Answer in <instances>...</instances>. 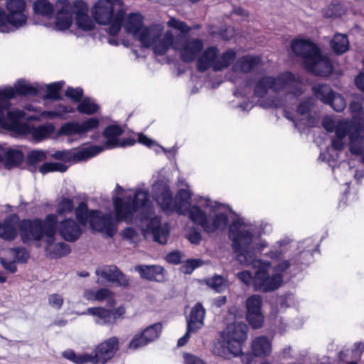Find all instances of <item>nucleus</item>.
<instances>
[{
	"instance_id": "7c9ffc66",
	"label": "nucleus",
	"mask_w": 364,
	"mask_h": 364,
	"mask_svg": "<svg viewBox=\"0 0 364 364\" xmlns=\"http://www.w3.org/2000/svg\"><path fill=\"white\" fill-rule=\"evenodd\" d=\"M123 130L118 125H109L105 128L103 134L107 141L104 145H100L105 149H111L119 147V136L122 134Z\"/></svg>"
},
{
	"instance_id": "4c0bfd02",
	"label": "nucleus",
	"mask_w": 364,
	"mask_h": 364,
	"mask_svg": "<svg viewBox=\"0 0 364 364\" xmlns=\"http://www.w3.org/2000/svg\"><path fill=\"white\" fill-rule=\"evenodd\" d=\"M13 219H18V216L16 215H10L4 221L3 232L0 235V237L4 240H13L18 235L16 228L12 224Z\"/></svg>"
},
{
	"instance_id": "4d7b16f0",
	"label": "nucleus",
	"mask_w": 364,
	"mask_h": 364,
	"mask_svg": "<svg viewBox=\"0 0 364 364\" xmlns=\"http://www.w3.org/2000/svg\"><path fill=\"white\" fill-rule=\"evenodd\" d=\"M124 240L131 243L136 244L140 241V234L133 228H127L122 231Z\"/></svg>"
},
{
	"instance_id": "412c9836",
	"label": "nucleus",
	"mask_w": 364,
	"mask_h": 364,
	"mask_svg": "<svg viewBox=\"0 0 364 364\" xmlns=\"http://www.w3.org/2000/svg\"><path fill=\"white\" fill-rule=\"evenodd\" d=\"M305 66L309 72L320 76H328L333 70L330 59L322 55L320 50L305 64Z\"/></svg>"
},
{
	"instance_id": "cd10ccee",
	"label": "nucleus",
	"mask_w": 364,
	"mask_h": 364,
	"mask_svg": "<svg viewBox=\"0 0 364 364\" xmlns=\"http://www.w3.org/2000/svg\"><path fill=\"white\" fill-rule=\"evenodd\" d=\"M205 309L200 303H197L191 309L189 318L187 320L188 331H197L204 325Z\"/></svg>"
},
{
	"instance_id": "c9c22d12",
	"label": "nucleus",
	"mask_w": 364,
	"mask_h": 364,
	"mask_svg": "<svg viewBox=\"0 0 364 364\" xmlns=\"http://www.w3.org/2000/svg\"><path fill=\"white\" fill-rule=\"evenodd\" d=\"M273 77L265 75L259 78L255 84L254 95L257 97H263L267 92L271 90L273 91Z\"/></svg>"
},
{
	"instance_id": "c756f323",
	"label": "nucleus",
	"mask_w": 364,
	"mask_h": 364,
	"mask_svg": "<svg viewBox=\"0 0 364 364\" xmlns=\"http://www.w3.org/2000/svg\"><path fill=\"white\" fill-rule=\"evenodd\" d=\"M349 151L353 155L364 154V130L355 129L348 134Z\"/></svg>"
},
{
	"instance_id": "a18cd8bd",
	"label": "nucleus",
	"mask_w": 364,
	"mask_h": 364,
	"mask_svg": "<svg viewBox=\"0 0 364 364\" xmlns=\"http://www.w3.org/2000/svg\"><path fill=\"white\" fill-rule=\"evenodd\" d=\"M239 222L241 225H244L246 228H251L252 235V242L249 246V250H252L253 252H255V249H257L258 251H262L266 247H267V241L259 239L258 242H256V240L254 238V234H255V228L252 225H245L241 220L236 219L230 224V226H231L234 223ZM230 227H229L230 228ZM255 255V253H254Z\"/></svg>"
},
{
	"instance_id": "423d86ee",
	"label": "nucleus",
	"mask_w": 364,
	"mask_h": 364,
	"mask_svg": "<svg viewBox=\"0 0 364 364\" xmlns=\"http://www.w3.org/2000/svg\"><path fill=\"white\" fill-rule=\"evenodd\" d=\"M58 217L55 214H48L44 220H23L19 225L20 236L23 243L31 240L40 242L43 236L44 242L48 246L55 240Z\"/></svg>"
},
{
	"instance_id": "0eeeda50",
	"label": "nucleus",
	"mask_w": 364,
	"mask_h": 364,
	"mask_svg": "<svg viewBox=\"0 0 364 364\" xmlns=\"http://www.w3.org/2000/svg\"><path fill=\"white\" fill-rule=\"evenodd\" d=\"M36 119L34 116L26 117L24 111L15 109L6 112V118L2 128L10 130L18 134H31L33 139L40 141L51 135L55 130L52 124H46L35 127L28 123L23 122V119Z\"/></svg>"
},
{
	"instance_id": "a19ab883",
	"label": "nucleus",
	"mask_w": 364,
	"mask_h": 364,
	"mask_svg": "<svg viewBox=\"0 0 364 364\" xmlns=\"http://www.w3.org/2000/svg\"><path fill=\"white\" fill-rule=\"evenodd\" d=\"M99 109L100 106L95 102V100L84 97L75 109L81 114L91 115L97 112Z\"/></svg>"
},
{
	"instance_id": "0e129e2a",
	"label": "nucleus",
	"mask_w": 364,
	"mask_h": 364,
	"mask_svg": "<svg viewBox=\"0 0 364 364\" xmlns=\"http://www.w3.org/2000/svg\"><path fill=\"white\" fill-rule=\"evenodd\" d=\"M148 343L145 341L142 333L135 335L131 340L129 344V348L132 350H136L140 347L147 345Z\"/></svg>"
},
{
	"instance_id": "864d4df0",
	"label": "nucleus",
	"mask_w": 364,
	"mask_h": 364,
	"mask_svg": "<svg viewBox=\"0 0 364 364\" xmlns=\"http://www.w3.org/2000/svg\"><path fill=\"white\" fill-rule=\"evenodd\" d=\"M95 298V301H97L102 302L107 301L110 306H113L114 304L112 293L108 289L101 288L96 290Z\"/></svg>"
},
{
	"instance_id": "49530a36",
	"label": "nucleus",
	"mask_w": 364,
	"mask_h": 364,
	"mask_svg": "<svg viewBox=\"0 0 364 364\" xmlns=\"http://www.w3.org/2000/svg\"><path fill=\"white\" fill-rule=\"evenodd\" d=\"M162 330V326L159 323H154L147 327L141 333L145 341L149 343L157 338Z\"/></svg>"
},
{
	"instance_id": "393cba45",
	"label": "nucleus",
	"mask_w": 364,
	"mask_h": 364,
	"mask_svg": "<svg viewBox=\"0 0 364 364\" xmlns=\"http://www.w3.org/2000/svg\"><path fill=\"white\" fill-rule=\"evenodd\" d=\"M261 63V59L257 56L244 55L239 58L232 67L235 73H247L255 70Z\"/></svg>"
},
{
	"instance_id": "f257e3e1",
	"label": "nucleus",
	"mask_w": 364,
	"mask_h": 364,
	"mask_svg": "<svg viewBox=\"0 0 364 364\" xmlns=\"http://www.w3.org/2000/svg\"><path fill=\"white\" fill-rule=\"evenodd\" d=\"M251 228L234 223L230 228L229 238L232 241L236 259L241 264L252 266L256 269L253 278V288L260 292H270L282 284L284 277H295L309 265L314 254L318 252L319 244L312 237H308L296 243L285 237L277 241L264 255L272 260L278 261L270 276L269 269L271 262L257 259L249 246L252 242Z\"/></svg>"
},
{
	"instance_id": "c03bdc74",
	"label": "nucleus",
	"mask_w": 364,
	"mask_h": 364,
	"mask_svg": "<svg viewBox=\"0 0 364 364\" xmlns=\"http://www.w3.org/2000/svg\"><path fill=\"white\" fill-rule=\"evenodd\" d=\"M63 356L75 364L90 363V354H76L73 350H67L63 353Z\"/></svg>"
},
{
	"instance_id": "bb28decb",
	"label": "nucleus",
	"mask_w": 364,
	"mask_h": 364,
	"mask_svg": "<svg viewBox=\"0 0 364 364\" xmlns=\"http://www.w3.org/2000/svg\"><path fill=\"white\" fill-rule=\"evenodd\" d=\"M82 314H90L95 317V322L100 326H111L114 323V317L112 310L102 307H90Z\"/></svg>"
},
{
	"instance_id": "69168bd1",
	"label": "nucleus",
	"mask_w": 364,
	"mask_h": 364,
	"mask_svg": "<svg viewBox=\"0 0 364 364\" xmlns=\"http://www.w3.org/2000/svg\"><path fill=\"white\" fill-rule=\"evenodd\" d=\"M188 241L194 245L200 244L202 240V235L199 230L196 228L191 229L186 236Z\"/></svg>"
},
{
	"instance_id": "338daca9",
	"label": "nucleus",
	"mask_w": 364,
	"mask_h": 364,
	"mask_svg": "<svg viewBox=\"0 0 364 364\" xmlns=\"http://www.w3.org/2000/svg\"><path fill=\"white\" fill-rule=\"evenodd\" d=\"M237 277L244 284L249 285L251 283L253 284L254 276L250 271L245 270L240 272L237 274Z\"/></svg>"
},
{
	"instance_id": "e2e57ef3",
	"label": "nucleus",
	"mask_w": 364,
	"mask_h": 364,
	"mask_svg": "<svg viewBox=\"0 0 364 364\" xmlns=\"http://www.w3.org/2000/svg\"><path fill=\"white\" fill-rule=\"evenodd\" d=\"M48 301L52 308L59 310L63 304L64 299L59 294H52L48 296Z\"/></svg>"
},
{
	"instance_id": "6ab92c4d",
	"label": "nucleus",
	"mask_w": 364,
	"mask_h": 364,
	"mask_svg": "<svg viewBox=\"0 0 364 364\" xmlns=\"http://www.w3.org/2000/svg\"><path fill=\"white\" fill-rule=\"evenodd\" d=\"M56 7L55 29L59 31L68 30L73 22L74 2L70 4L67 0L58 1Z\"/></svg>"
},
{
	"instance_id": "37998d69",
	"label": "nucleus",
	"mask_w": 364,
	"mask_h": 364,
	"mask_svg": "<svg viewBox=\"0 0 364 364\" xmlns=\"http://www.w3.org/2000/svg\"><path fill=\"white\" fill-rule=\"evenodd\" d=\"M75 214L78 223L85 226L90 221V210L86 203L80 202L75 210Z\"/></svg>"
},
{
	"instance_id": "7ed1b4c3",
	"label": "nucleus",
	"mask_w": 364,
	"mask_h": 364,
	"mask_svg": "<svg viewBox=\"0 0 364 364\" xmlns=\"http://www.w3.org/2000/svg\"><path fill=\"white\" fill-rule=\"evenodd\" d=\"M115 215L118 220L127 223L133 222L134 218L140 222L149 220L147 230L151 233L154 242L161 245L167 242L170 233L169 225L161 224L158 217L152 218L154 208L149 200V192L146 189H138L134 196L126 193L123 198H112Z\"/></svg>"
},
{
	"instance_id": "473e14b6",
	"label": "nucleus",
	"mask_w": 364,
	"mask_h": 364,
	"mask_svg": "<svg viewBox=\"0 0 364 364\" xmlns=\"http://www.w3.org/2000/svg\"><path fill=\"white\" fill-rule=\"evenodd\" d=\"M76 109L71 105H65L58 103L55 105L53 110L43 111L41 112V117L46 119H67L70 114L75 112Z\"/></svg>"
},
{
	"instance_id": "2f4dec72",
	"label": "nucleus",
	"mask_w": 364,
	"mask_h": 364,
	"mask_svg": "<svg viewBox=\"0 0 364 364\" xmlns=\"http://www.w3.org/2000/svg\"><path fill=\"white\" fill-rule=\"evenodd\" d=\"M252 351L256 357H266L272 352V342L264 336L255 338L252 343Z\"/></svg>"
},
{
	"instance_id": "5fc2aeb1",
	"label": "nucleus",
	"mask_w": 364,
	"mask_h": 364,
	"mask_svg": "<svg viewBox=\"0 0 364 364\" xmlns=\"http://www.w3.org/2000/svg\"><path fill=\"white\" fill-rule=\"evenodd\" d=\"M46 159V152L41 150L31 151L27 155V162L30 165H36Z\"/></svg>"
},
{
	"instance_id": "a878e982",
	"label": "nucleus",
	"mask_w": 364,
	"mask_h": 364,
	"mask_svg": "<svg viewBox=\"0 0 364 364\" xmlns=\"http://www.w3.org/2000/svg\"><path fill=\"white\" fill-rule=\"evenodd\" d=\"M141 278L150 281L161 282L164 279V269L159 265H138L135 267Z\"/></svg>"
},
{
	"instance_id": "72a5a7b5",
	"label": "nucleus",
	"mask_w": 364,
	"mask_h": 364,
	"mask_svg": "<svg viewBox=\"0 0 364 364\" xmlns=\"http://www.w3.org/2000/svg\"><path fill=\"white\" fill-rule=\"evenodd\" d=\"M348 132V124L346 122H340L336 128L335 136L331 141L332 149L334 151H341L345 147V139Z\"/></svg>"
},
{
	"instance_id": "f704fd0d",
	"label": "nucleus",
	"mask_w": 364,
	"mask_h": 364,
	"mask_svg": "<svg viewBox=\"0 0 364 364\" xmlns=\"http://www.w3.org/2000/svg\"><path fill=\"white\" fill-rule=\"evenodd\" d=\"M35 14L50 19L53 16L54 6L48 0H36L33 5Z\"/></svg>"
},
{
	"instance_id": "ea45409f",
	"label": "nucleus",
	"mask_w": 364,
	"mask_h": 364,
	"mask_svg": "<svg viewBox=\"0 0 364 364\" xmlns=\"http://www.w3.org/2000/svg\"><path fill=\"white\" fill-rule=\"evenodd\" d=\"M313 92L317 99L324 104L329 102V99L335 92L331 87L326 84H317L312 87Z\"/></svg>"
},
{
	"instance_id": "9d476101",
	"label": "nucleus",
	"mask_w": 364,
	"mask_h": 364,
	"mask_svg": "<svg viewBox=\"0 0 364 364\" xmlns=\"http://www.w3.org/2000/svg\"><path fill=\"white\" fill-rule=\"evenodd\" d=\"M26 4L24 0H8L6 9L0 7V33H11L23 27L27 23Z\"/></svg>"
},
{
	"instance_id": "5701e85b",
	"label": "nucleus",
	"mask_w": 364,
	"mask_h": 364,
	"mask_svg": "<svg viewBox=\"0 0 364 364\" xmlns=\"http://www.w3.org/2000/svg\"><path fill=\"white\" fill-rule=\"evenodd\" d=\"M60 236L68 242H75L82 235L80 225L72 218H66L56 224Z\"/></svg>"
},
{
	"instance_id": "79ce46f5",
	"label": "nucleus",
	"mask_w": 364,
	"mask_h": 364,
	"mask_svg": "<svg viewBox=\"0 0 364 364\" xmlns=\"http://www.w3.org/2000/svg\"><path fill=\"white\" fill-rule=\"evenodd\" d=\"M23 159L22 152L17 149H9L5 154V166L11 169L13 167L18 166Z\"/></svg>"
},
{
	"instance_id": "f3484780",
	"label": "nucleus",
	"mask_w": 364,
	"mask_h": 364,
	"mask_svg": "<svg viewBox=\"0 0 364 364\" xmlns=\"http://www.w3.org/2000/svg\"><path fill=\"white\" fill-rule=\"evenodd\" d=\"M119 349V339L112 336L100 343L95 350V354L91 355L90 363L93 364H105L112 358Z\"/></svg>"
},
{
	"instance_id": "4468645a",
	"label": "nucleus",
	"mask_w": 364,
	"mask_h": 364,
	"mask_svg": "<svg viewBox=\"0 0 364 364\" xmlns=\"http://www.w3.org/2000/svg\"><path fill=\"white\" fill-rule=\"evenodd\" d=\"M100 121L97 118L90 117L81 122H68L61 125L57 132L58 136H65L69 138L82 136L99 127Z\"/></svg>"
},
{
	"instance_id": "b1692460",
	"label": "nucleus",
	"mask_w": 364,
	"mask_h": 364,
	"mask_svg": "<svg viewBox=\"0 0 364 364\" xmlns=\"http://www.w3.org/2000/svg\"><path fill=\"white\" fill-rule=\"evenodd\" d=\"M293 53L304 59L306 64L319 50L318 46L309 40H294L291 44Z\"/></svg>"
},
{
	"instance_id": "09e8293b",
	"label": "nucleus",
	"mask_w": 364,
	"mask_h": 364,
	"mask_svg": "<svg viewBox=\"0 0 364 364\" xmlns=\"http://www.w3.org/2000/svg\"><path fill=\"white\" fill-rule=\"evenodd\" d=\"M206 284L215 291L220 293L226 288L225 279L219 275H215L207 279Z\"/></svg>"
},
{
	"instance_id": "e433bc0d",
	"label": "nucleus",
	"mask_w": 364,
	"mask_h": 364,
	"mask_svg": "<svg viewBox=\"0 0 364 364\" xmlns=\"http://www.w3.org/2000/svg\"><path fill=\"white\" fill-rule=\"evenodd\" d=\"M45 250L50 257L57 258L68 255L70 252V248L68 244L63 242L55 244L54 241L53 243L49 246L46 244Z\"/></svg>"
},
{
	"instance_id": "ddd939ff",
	"label": "nucleus",
	"mask_w": 364,
	"mask_h": 364,
	"mask_svg": "<svg viewBox=\"0 0 364 364\" xmlns=\"http://www.w3.org/2000/svg\"><path fill=\"white\" fill-rule=\"evenodd\" d=\"M154 27H161L160 25H151L149 27L143 26V16L140 14L131 13L129 14L124 25V30L127 33H131L135 38L139 40L144 47L149 48L151 47L154 52L155 43L146 45L143 39L152 40L151 36L148 34L149 30Z\"/></svg>"
},
{
	"instance_id": "1a4fd4ad",
	"label": "nucleus",
	"mask_w": 364,
	"mask_h": 364,
	"mask_svg": "<svg viewBox=\"0 0 364 364\" xmlns=\"http://www.w3.org/2000/svg\"><path fill=\"white\" fill-rule=\"evenodd\" d=\"M236 52L230 49L220 53L216 46H208L197 59L196 68L201 73L211 68L213 71H221L227 68L235 59Z\"/></svg>"
},
{
	"instance_id": "3c124183",
	"label": "nucleus",
	"mask_w": 364,
	"mask_h": 364,
	"mask_svg": "<svg viewBox=\"0 0 364 364\" xmlns=\"http://www.w3.org/2000/svg\"><path fill=\"white\" fill-rule=\"evenodd\" d=\"M331 150L330 148H328L326 151L321 153L318 159L326 162L332 168L333 171H334L338 165V154L337 153L335 154H331Z\"/></svg>"
},
{
	"instance_id": "680f3d73",
	"label": "nucleus",
	"mask_w": 364,
	"mask_h": 364,
	"mask_svg": "<svg viewBox=\"0 0 364 364\" xmlns=\"http://www.w3.org/2000/svg\"><path fill=\"white\" fill-rule=\"evenodd\" d=\"M314 100L313 97H309L301 102H300L297 107V112L304 115L309 113L314 105Z\"/></svg>"
},
{
	"instance_id": "603ef678",
	"label": "nucleus",
	"mask_w": 364,
	"mask_h": 364,
	"mask_svg": "<svg viewBox=\"0 0 364 364\" xmlns=\"http://www.w3.org/2000/svg\"><path fill=\"white\" fill-rule=\"evenodd\" d=\"M73 208V201L68 198H63L58 203L56 212L60 215H65L72 213Z\"/></svg>"
},
{
	"instance_id": "c85d7f7f",
	"label": "nucleus",
	"mask_w": 364,
	"mask_h": 364,
	"mask_svg": "<svg viewBox=\"0 0 364 364\" xmlns=\"http://www.w3.org/2000/svg\"><path fill=\"white\" fill-rule=\"evenodd\" d=\"M16 97V92L11 87H0V127L6 118V112L9 111L10 100Z\"/></svg>"
},
{
	"instance_id": "6e6552de",
	"label": "nucleus",
	"mask_w": 364,
	"mask_h": 364,
	"mask_svg": "<svg viewBox=\"0 0 364 364\" xmlns=\"http://www.w3.org/2000/svg\"><path fill=\"white\" fill-rule=\"evenodd\" d=\"M95 21L101 25H110L108 33L116 36L121 30L124 12L119 0H98L92 7Z\"/></svg>"
},
{
	"instance_id": "bf43d9fd",
	"label": "nucleus",
	"mask_w": 364,
	"mask_h": 364,
	"mask_svg": "<svg viewBox=\"0 0 364 364\" xmlns=\"http://www.w3.org/2000/svg\"><path fill=\"white\" fill-rule=\"evenodd\" d=\"M203 262L198 259H188L181 267V272L186 274H191L195 269L200 267Z\"/></svg>"
},
{
	"instance_id": "a211bd4d",
	"label": "nucleus",
	"mask_w": 364,
	"mask_h": 364,
	"mask_svg": "<svg viewBox=\"0 0 364 364\" xmlns=\"http://www.w3.org/2000/svg\"><path fill=\"white\" fill-rule=\"evenodd\" d=\"M104 148L101 146L91 145L83 148L77 151H71L68 150L57 151L53 154V157L63 160L65 161H85L90 158L97 156L102 151Z\"/></svg>"
},
{
	"instance_id": "20e7f679",
	"label": "nucleus",
	"mask_w": 364,
	"mask_h": 364,
	"mask_svg": "<svg viewBox=\"0 0 364 364\" xmlns=\"http://www.w3.org/2000/svg\"><path fill=\"white\" fill-rule=\"evenodd\" d=\"M148 34L151 36L152 40L143 39V41L146 45L155 43L156 55H164L171 48L178 53L180 59L186 63L198 59L204 48V41L200 38L181 34L174 36L171 31L163 33L162 27H154L149 30Z\"/></svg>"
},
{
	"instance_id": "13d9d810",
	"label": "nucleus",
	"mask_w": 364,
	"mask_h": 364,
	"mask_svg": "<svg viewBox=\"0 0 364 364\" xmlns=\"http://www.w3.org/2000/svg\"><path fill=\"white\" fill-rule=\"evenodd\" d=\"M10 251L14 255L15 261L17 262L26 263L29 259V252L25 247H15Z\"/></svg>"
},
{
	"instance_id": "9b49d317",
	"label": "nucleus",
	"mask_w": 364,
	"mask_h": 364,
	"mask_svg": "<svg viewBox=\"0 0 364 364\" xmlns=\"http://www.w3.org/2000/svg\"><path fill=\"white\" fill-rule=\"evenodd\" d=\"M64 84L65 82L63 81H58L46 85H41L36 82L31 84L25 80L21 79L16 81L13 88L16 92V95H18L26 97L38 96L46 90V93L43 96V100L57 101L62 99L59 92Z\"/></svg>"
},
{
	"instance_id": "8fccbe9b",
	"label": "nucleus",
	"mask_w": 364,
	"mask_h": 364,
	"mask_svg": "<svg viewBox=\"0 0 364 364\" xmlns=\"http://www.w3.org/2000/svg\"><path fill=\"white\" fill-rule=\"evenodd\" d=\"M326 105H331V107L337 112H342L346 106L343 97L336 92L333 93L329 99V102H327Z\"/></svg>"
},
{
	"instance_id": "aec40b11",
	"label": "nucleus",
	"mask_w": 364,
	"mask_h": 364,
	"mask_svg": "<svg viewBox=\"0 0 364 364\" xmlns=\"http://www.w3.org/2000/svg\"><path fill=\"white\" fill-rule=\"evenodd\" d=\"M95 274L105 281L114 283L119 287H127L129 280L115 265H105L96 269Z\"/></svg>"
},
{
	"instance_id": "f03ea898",
	"label": "nucleus",
	"mask_w": 364,
	"mask_h": 364,
	"mask_svg": "<svg viewBox=\"0 0 364 364\" xmlns=\"http://www.w3.org/2000/svg\"><path fill=\"white\" fill-rule=\"evenodd\" d=\"M151 193L164 213L169 215L176 211L183 215L188 213L189 219L208 234L223 230L228 225V213L231 208L227 204L201 197L198 201L200 205H191L192 193L190 190H178L173 199L168 184L161 180L153 184Z\"/></svg>"
},
{
	"instance_id": "f8f14e48",
	"label": "nucleus",
	"mask_w": 364,
	"mask_h": 364,
	"mask_svg": "<svg viewBox=\"0 0 364 364\" xmlns=\"http://www.w3.org/2000/svg\"><path fill=\"white\" fill-rule=\"evenodd\" d=\"M273 92H282L290 99H296L303 93L302 80L292 73L285 71L273 77Z\"/></svg>"
},
{
	"instance_id": "58836bf2",
	"label": "nucleus",
	"mask_w": 364,
	"mask_h": 364,
	"mask_svg": "<svg viewBox=\"0 0 364 364\" xmlns=\"http://www.w3.org/2000/svg\"><path fill=\"white\" fill-rule=\"evenodd\" d=\"M331 46L336 53L342 54L348 50L349 41L346 35L337 33L332 38Z\"/></svg>"
},
{
	"instance_id": "39448f33",
	"label": "nucleus",
	"mask_w": 364,
	"mask_h": 364,
	"mask_svg": "<svg viewBox=\"0 0 364 364\" xmlns=\"http://www.w3.org/2000/svg\"><path fill=\"white\" fill-rule=\"evenodd\" d=\"M247 326L245 323L229 324L215 341L213 353L222 358L237 357L242 353V345L247 339Z\"/></svg>"
},
{
	"instance_id": "de8ad7c7",
	"label": "nucleus",
	"mask_w": 364,
	"mask_h": 364,
	"mask_svg": "<svg viewBox=\"0 0 364 364\" xmlns=\"http://www.w3.org/2000/svg\"><path fill=\"white\" fill-rule=\"evenodd\" d=\"M68 168V166L61 162H46L42 164L40 167L39 171L43 174H46L49 172H65Z\"/></svg>"
},
{
	"instance_id": "2eb2a0df",
	"label": "nucleus",
	"mask_w": 364,
	"mask_h": 364,
	"mask_svg": "<svg viewBox=\"0 0 364 364\" xmlns=\"http://www.w3.org/2000/svg\"><path fill=\"white\" fill-rule=\"evenodd\" d=\"M245 308V317L250 326L254 329L261 328L264 321L262 296L258 294L250 296L246 299Z\"/></svg>"
},
{
	"instance_id": "052dcab7",
	"label": "nucleus",
	"mask_w": 364,
	"mask_h": 364,
	"mask_svg": "<svg viewBox=\"0 0 364 364\" xmlns=\"http://www.w3.org/2000/svg\"><path fill=\"white\" fill-rule=\"evenodd\" d=\"M167 25L169 27L180 31L182 33H188L191 31V28L185 22L177 20L175 18H170Z\"/></svg>"
},
{
	"instance_id": "774afa93",
	"label": "nucleus",
	"mask_w": 364,
	"mask_h": 364,
	"mask_svg": "<svg viewBox=\"0 0 364 364\" xmlns=\"http://www.w3.org/2000/svg\"><path fill=\"white\" fill-rule=\"evenodd\" d=\"M183 359L186 364H206L198 357L189 353H184Z\"/></svg>"
},
{
	"instance_id": "4be33fe9",
	"label": "nucleus",
	"mask_w": 364,
	"mask_h": 364,
	"mask_svg": "<svg viewBox=\"0 0 364 364\" xmlns=\"http://www.w3.org/2000/svg\"><path fill=\"white\" fill-rule=\"evenodd\" d=\"M74 15L77 27L84 31H92L95 21L88 15V6L82 1L74 2Z\"/></svg>"
},
{
	"instance_id": "dca6fc26",
	"label": "nucleus",
	"mask_w": 364,
	"mask_h": 364,
	"mask_svg": "<svg viewBox=\"0 0 364 364\" xmlns=\"http://www.w3.org/2000/svg\"><path fill=\"white\" fill-rule=\"evenodd\" d=\"M90 227L94 231L112 237L117 232V227L111 213L102 214L97 210H90Z\"/></svg>"
},
{
	"instance_id": "6e6d98bb",
	"label": "nucleus",
	"mask_w": 364,
	"mask_h": 364,
	"mask_svg": "<svg viewBox=\"0 0 364 364\" xmlns=\"http://www.w3.org/2000/svg\"><path fill=\"white\" fill-rule=\"evenodd\" d=\"M65 96L74 102L78 104L82 100L83 90L81 87H68L65 92Z\"/></svg>"
}]
</instances>
